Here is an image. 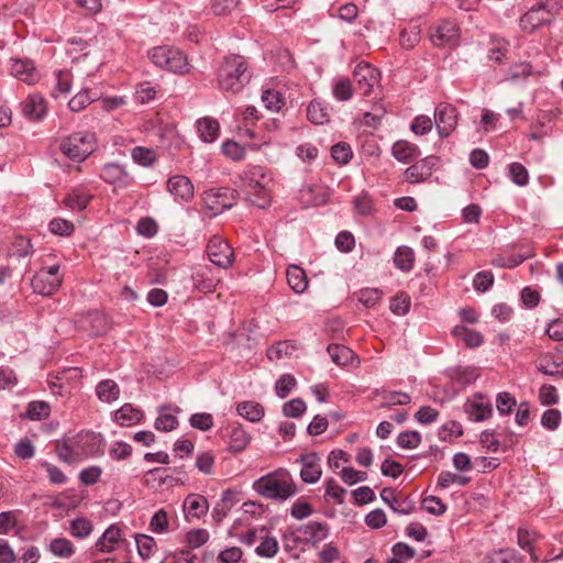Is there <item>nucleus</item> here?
Here are the masks:
<instances>
[{
  "mask_svg": "<svg viewBox=\"0 0 563 563\" xmlns=\"http://www.w3.org/2000/svg\"><path fill=\"white\" fill-rule=\"evenodd\" d=\"M437 163L438 157L435 156H428L417 162L405 170V179L412 184L428 179L432 175L433 167Z\"/></svg>",
  "mask_w": 563,
  "mask_h": 563,
  "instance_id": "13",
  "label": "nucleus"
},
{
  "mask_svg": "<svg viewBox=\"0 0 563 563\" xmlns=\"http://www.w3.org/2000/svg\"><path fill=\"white\" fill-rule=\"evenodd\" d=\"M331 154L336 163L346 164L352 158L353 152L349 144L338 143L332 146Z\"/></svg>",
  "mask_w": 563,
  "mask_h": 563,
  "instance_id": "47",
  "label": "nucleus"
},
{
  "mask_svg": "<svg viewBox=\"0 0 563 563\" xmlns=\"http://www.w3.org/2000/svg\"><path fill=\"white\" fill-rule=\"evenodd\" d=\"M233 192L227 188H220L205 192L203 202L205 206L218 214L233 206Z\"/></svg>",
  "mask_w": 563,
  "mask_h": 563,
  "instance_id": "11",
  "label": "nucleus"
},
{
  "mask_svg": "<svg viewBox=\"0 0 563 563\" xmlns=\"http://www.w3.org/2000/svg\"><path fill=\"white\" fill-rule=\"evenodd\" d=\"M509 174L511 180L518 186H525L528 184L529 175L527 168L520 163H512L509 166Z\"/></svg>",
  "mask_w": 563,
  "mask_h": 563,
  "instance_id": "50",
  "label": "nucleus"
},
{
  "mask_svg": "<svg viewBox=\"0 0 563 563\" xmlns=\"http://www.w3.org/2000/svg\"><path fill=\"white\" fill-rule=\"evenodd\" d=\"M432 128L433 121L427 115H418L411 124V131L417 135L427 134L432 130Z\"/></svg>",
  "mask_w": 563,
  "mask_h": 563,
  "instance_id": "54",
  "label": "nucleus"
},
{
  "mask_svg": "<svg viewBox=\"0 0 563 563\" xmlns=\"http://www.w3.org/2000/svg\"><path fill=\"white\" fill-rule=\"evenodd\" d=\"M252 488L267 499L286 500L296 494V484L289 473L278 470L256 479Z\"/></svg>",
  "mask_w": 563,
  "mask_h": 563,
  "instance_id": "1",
  "label": "nucleus"
},
{
  "mask_svg": "<svg viewBox=\"0 0 563 563\" xmlns=\"http://www.w3.org/2000/svg\"><path fill=\"white\" fill-rule=\"evenodd\" d=\"M33 253L31 241L23 236H18L12 243L11 254L18 257H26Z\"/></svg>",
  "mask_w": 563,
  "mask_h": 563,
  "instance_id": "44",
  "label": "nucleus"
},
{
  "mask_svg": "<svg viewBox=\"0 0 563 563\" xmlns=\"http://www.w3.org/2000/svg\"><path fill=\"white\" fill-rule=\"evenodd\" d=\"M132 157L136 163L148 166L155 161V153L150 148L139 146L133 148Z\"/></svg>",
  "mask_w": 563,
  "mask_h": 563,
  "instance_id": "55",
  "label": "nucleus"
},
{
  "mask_svg": "<svg viewBox=\"0 0 563 563\" xmlns=\"http://www.w3.org/2000/svg\"><path fill=\"white\" fill-rule=\"evenodd\" d=\"M152 63L174 74L185 75L190 71L187 56L178 48L163 45L151 48L147 52Z\"/></svg>",
  "mask_w": 563,
  "mask_h": 563,
  "instance_id": "4",
  "label": "nucleus"
},
{
  "mask_svg": "<svg viewBox=\"0 0 563 563\" xmlns=\"http://www.w3.org/2000/svg\"><path fill=\"white\" fill-rule=\"evenodd\" d=\"M303 533L312 542H320L328 536L327 525L320 522H309L303 527Z\"/></svg>",
  "mask_w": 563,
  "mask_h": 563,
  "instance_id": "40",
  "label": "nucleus"
},
{
  "mask_svg": "<svg viewBox=\"0 0 563 563\" xmlns=\"http://www.w3.org/2000/svg\"><path fill=\"white\" fill-rule=\"evenodd\" d=\"M122 541V529L118 525L110 526L97 540L95 547L100 553L114 551Z\"/></svg>",
  "mask_w": 563,
  "mask_h": 563,
  "instance_id": "16",
  "label": "nucleus"
},
{
  "mask_svg": "<svg viewBox=\"0 0 563 563\" xmlns=\"http://www.w3.org/2000/svg\"><path fill=\"white\" fill-rule=\"evenodd\" d=\"M526 260L527 255L523 257H518L517 254L510 256L498 255L492 261V264L496 267L514 268Z\"/></svg>",
  "mask_w": 563,
  "mask_h": 563,
  "instance_id": "57",
  "label": "nucleus"
},
{
  "mask_svg": "<svg viewBox=\"0 0 563 563\" xmlns=\"http://www.w3.org/2000/svg\"><path fill=\"white\" fill-rule=\"evenodd\" d=\"M262 102L265 108L272 111H279L284 106V99L279 91L267 89L262 93Z\"/></svg>",
  "mask_w": 563,
  "mask_h": 563,
  "instance_id": "41",
  "label": "nucleus"
},
{
  "mask_svg": "<svg viewBox=\"0 0 563 563\" xmlns=\"http://www.w3.org/2000/svg\"><path fill=\"white\" fill-rule=\"evenodd\" d=\"M421 442V435L418 431H406L398 435L397 443L404 449H416Z\"/></svg>",
  "mask_w": 563,
  "mask_h": 563,
  "instance_id": "51",
  "label": "nucleus"
},
{
  "mask_svg": "<svg viewBox=\"0 0 563 563\" xmlns=\"http://www.w3.org/2000/svg\"><path fill=\"white\" fill-rule=\"evenodd\" d=\"M452 334L463 341L468 347H477L483 343V336L479 332L470 329L466 324H460L453 328Z\"/></svg>",
  "mask_w": 563,
  "mask_h": 563,
  "instance_id": "23",
  "label": "nucleus"
},
{
  "mask_svg": "<svg viewBox=\"0 0 563 563\" xmlns=\"http://www.w3.org/2000/svg\"><path fill=\"white\" fill-rule=\"evenodd\" d=\"M46 101L40 95H31L23 103V114L30 120H40L46 114Z\"/></svg>",
  "mask_w": 563,
  "mask_h": 563,
  "instance_id": "20",
  "label": "nucleus"
},
{
  "mask_svg": "<svg viewBox=\"0 0 563 563\" xmlns=\"http://www.w3.org/2000/svg\"><path fill=\"white\" fill-rule=\"evenodd\" d=\"M251 441L250 434L241 427H232L229 434V449L233 453H240L246 449Z\"/></svg>",
  "mask_w": 563,
  "mask_h": 563,
  "instance_id": "25",
  "label": "nucleus"
},
{
  "mask_svg": "<svg viewBox=\"0 0 563 563\" xmlns=\"http://www.w3.org/2000/svg\"><path fill=\"white\" fill-rule=\"evenodd\" d=\"M167 191L177 201L188 202L194 197V185L191 180L184 175L172 176L166 184Z\"/></svg>",
  "mask_w": 563,
  "mask_h": 563,
  "instance_id": "12",
  "label": "nucleus"
},
{
  "mask_svg": "<svg viewBox=\"0 0 563 563\" xmlns=\"http://www.w3.org/2000/svg\"><path fill=\"white\" fill-rule=\"evenodd\" d=\"M97 396L102 402H112L120 396V388L112 379L100 382L96 388Z\"/></svg>",
  "mask_w": 563,
  "mask_h": 563,
  "instance_id": "27",
  "label": "nucleus"
},
{
  "mask_svg": "<svg viewBox=\"0 0 563 563\" xmlns=\"http://www.w3.org/2000/svg\"><path fill=\"white\" fill-rule=\"evenodd\" d=\"M250 75L241 56L227 57L218 71V81L221 89L232 93L239 92L249 81Z\"/></svg>",
  "mask_w": 563,
  "mask_h": 563,
  "instance_id": "2",
  "label": "nucleus"
},
{
  "mask_svg": "<svg viewBox=\"0 0 563 563\" xmlns=\"http://www.w3.org/2000/svg\"><path fill=\"white\" fill-rule=\"evenodd\" d=\"M422 508L426 511H428L429 514L437 515V516L444 514V511L446 509V507L442 503V500L434 496H428V497L423 498Z\"/></svg>",
  "mask_w": 563,
  "mask_h": 563,
  "instance_id": "56",
  "label": "nucleus"
},
{
  "mask_svg": "<svg viewBox=\"0 0 563 563\" xmlns=\"http://www.w3.org/2000/svg\"><path fill=\"white\" fill-rule=\"evenodd\" d=\"M382 297V292L376 288H366L362 289L358 294V301L364 307H373L375 306Z\"/></svg>",
  "mask_w": 563,
  "mask_h": 563,
  "instance_id": "53",
  "label": "nucleus"
},
{
  "mask_svg": "<svg viewBox=\"0 0 563 563\" xmlns=\"http://www.w3.org/2000/svg\"><path fill=\"white\" fill-rule=\"evenodd\" d=\"M10 71L16 79L33 85L40 79V74L33 62L29 59H12Z\"/></svg>",
  "mask_w": 563,
  "mask_h": 563,
  "instance_id": "15",
  "label": "nucleus"
},
{
  "mask_svg": "<svg viewBox=\"0 0 563 563\" xmlns=\"http://www.w3.org/2000/svg\"><path fill=\"white\" fill-rule=\"evenodd\" d=\"M306 410V404L300 398L291 399L290 401H287L283 407V412L287 417H299L301 413H303Z\"/></svg>",
  "mask_w": 563,
  "mask_h": 563,
  "instance_id": "59",
  "label": "nucleus"
},
{
  "mask_svg": "<svg viewBox=\"0 0 563 563\" xmlns=\"http://www.w3.org/2000/svg\"><path fill=\"white\" fill-rule=\"evenodd\" d=\"M60 284L59 265H53L47 269L38 271L31 282L34 292L43 296H49L55 292Z\"/></svg>",
  "mask_w": 563,
  "mask_h": 563,
  "instance_id": "7",
  "label": "nucleus"
},
{
  "mask_svg": "<svg viewBox=\"0 0 563 563\" xmlns=\"http://www.w3.org/2000/svg\"><path fill=\"white\" fill-rule=\"evenodd\" d=\"M222 152L233 161H240L244 157V148L234 141H227L222 144Z\"/></svg>",
  "mask_w": 563,
  "mask_h": 563,
  "instance_id": "60",
  "label": "nucleus"
},
{
  "mask_svg": "<svg viewBox=\"0 0 563 563\" xmlns=\"http://www.w3.org/2000/svg\"><path fill=\"white\" fill-rule=\"evenodd\" d=\"M57 453L59 459L66 463H75L87 454L85 451H80L76 448L75 440H68L63 444H58Z\"/></svg>",
  "mask_w": 563,
  "mask_h": 563,
  "instance_id": "28",
  "label": "nucleus"
},
{
  "mask_svg": "<svg viewBox=\"0 0 563 563\" xmlns=\"http://www.w3.org/2000/svg\"><path fill=\"white\" fill-rule=\"evenodd\" d=\"M537 368L545 375H560L563 374V362H558L552 356L545 355L538 360Z\"/></svg>",
  "mask_w": 563,
  "mask_h": 563,
  "instance_id": "35",
  "label": "nucleus"
},
{
  "mask_svg": "<svg viewBox=\"0 0 563 563\" xmlns=\"http://www.w3.org/2000/svg\"><path fill=\"white\" fill-rule=\"evenodd\" d=\"M295 385L296 379L291 375L285 374L276 383V394L278 395V397L285 398L295 387Z\"/></svg>",
  "mask_w": 563,
  "mask_h": 563,
  "instance_id": "58",
  "label": "nucleus"
},
{
  "mask_svg": "<svg viewBox=\"0 0 563 563\" xmlns=\"http://www.w3.org/2000/svg\"><path fill=\"white\" fill-rule=\"evenodd\" d=\"M278 551V542L274 537H265L256 548V553L261 556L272 558Z\"/></svg>",
  "mask_w": 563,
  "mask_h": 563,
  "instance_id": "52",
  "label": "nucleus"
},
{
  "mask_svg": "<svg viewBox=\"0 0 563 563\" xmlns=\"http://www.w3.org/2000/svg\"><path fill=\"white\" fill-rule=\"evenodd\" d=\"M353 78L363 96H369L380 87V73L368 63L357 64L353 71Z\"/></svg>",
  "mask_w": 563,
  "mask_h": 563,
  "instance_id": "6",
  "label": "nucleus"
},
{
  "mask_svg": "<svg viewBox=\"0 0 563 563\" xmlns=\"http://www.w3.org/2000/svg\"><path fill=\"white\" fill-rule=\"evenodd\" d=\"M296 350L297 346L294 341H280L267 350V357L272 362H278L285 357H289Z\"/></svg>",
  "mask_w": 563,
  "mask_h": 563,
  "instance_id": "29",
  "label": "nucleus"
},
{
  "mask_svg": "<svg viewBox=\"0 0 563 563\" xmlns=\"http://www.w3.org/2000/svg\"><path fill=\"white\" fill-rule=\"evenodd\" d=\"M184 507L190 516L201 518L208 512L209 504L202 495L190 494L186 497Z\"/></svg>",
  "mask_w": 563,
  "mask_h": 563,
  "instance_id": "21",
  "label": "nucleus"
},
{
  "mask_svg": "<svg viewBox=\"0 0 563 563\" xmlns=\"http://www.w3.org/2000/svg\"><path fill=\"white\" fill-rule=\"evenodd\" d=\"M561 0H539L519 20L520 29L533 33L538 27L550 23L562 10Z\"/></svg>",
  "mask_w": 563,
  "mask_h": 563,
  "instance_id": "3",
  "label": "nucleus"
},
{
  "mask_svg": "<svg viewBox=\"0 0 563 563\" xmlns=\"http://www.w3.org/2000/svg\"><path fill=\"white\" fill-rule=\"evenodd\" d=\"M91 102V98L89 97L86 90L79 91L68 102V107L74 112H79L85 109Z\"/></svg>",
  "mask_w": 563,
  "mask_h": 563,
  "instance_id": "63",
  "label": "nucleus"
},
{
  "mask_svg": "<svg viewBox=\"0 0 563 563\" xmlns=\"http://www.w3.org/2000/svg\"><path fill=\"white\" fill-rule=\"evenodd\" d=\"M124 173L117 164H107L102 168L101 178L107 183H119L123 179Z\"/></svg>",
  "mask_w": 563,
  "mask_h": 563,
  "instance_id": "49",
  "label": "nucleus"
},
{
  "mask_svg": "<svg viewBox=\"0 0 563 563\" xmlns=\"http://www.w3.org/2000/svg\"><path fill=\"white\" fill-rule=\"evenodd\" d=\"M207 253L209 260L221 268H228L233 263V249L219 236L210 239L207 246Z\"/></svg>",
  "mask_w": 563,
  "mask_h": 563,
  "instance_id": "8",
  "label": "nucleus"
},
{
  "mask_svg": "<svg viewBox=\"0 0 563 563\" xmlns=\"http://www.w3.org/2000/svg\"><path fill=\"white\" fill-rule=\"evenodd\" d=\"M244 184L246 189L264 192V187L271 183V177L260 166H253L244 174Z\"/></svg>",
  "mask_w": 563,
  "mask_h": 563,
  "instance_id": "19",
  "label": "nucleus"
},
{
  "mask_svg": "<svg viewBox=\"0 0 563 563\" xmlns=\"http://www.w3.org/2000/svg\"><path fill=\"white\" fill-rule=\"evenodd\" d=\"M287 282L291 289L298 294L303 292L308 287L306 273L297 265H290L287 268Z\"/></svg>",
  "mask_w": 563,
  "mask_h": 563,
  "instance_id": "24",
  "label": "nucleus"
},
{
  "mask_svg": "<svg viewBox=\"0 0 563 563\" xmlns=\"http://www.w3.org/2000/svg\"><path fill=\"white\" fill-rule=\"evenodd\" d=\"M243 556V551L239 547H231L221 551L218 561L221 563H238Z\"/></svg>",
  "mask_w": 563,
  "mask_h": 563,
  "instance_id": "62",
  "label": "nucleus"
},
{
  "mask_svg": "<svg viewBox=\"0 0 563 563\" xmlns=\"http://www.w3.org/2000/svg\"><path fill=\"white\" fill-rule=\"evenodd\" d=\"M240 416L251 422L260 421L264 416V408L261 404L254 401H244L236 408Z\"/></svg>",
  "mask_w": 563,
  "mask_h": 563,
  "instance_id": "31",
  "label": "nucleus"
},
{
  "mask_svg": "<svg viewBox=\"0 0 563 563\" xmlns=\"http://www.w3.org/2000/svg\"><path fill=\"white\" fill-rule=\"evenodd\" d=\"M333 97L339 101H347L353 96V87L347 78H339L332 88Z\"/></svg>",
  "mask_w": 563,
  "mask_h": 563,
  "instance_id": "37",
  "label": "nucleus"
},
{
  "mask_svg": "<svg viewBox=\"0 0 563 563\" xmlns=\"http://www.w3.org/2000/svg\"><path fill=\"white\" fill-rule=\"evenodd\" d=\"M51 407L45 401H33L27 407L26 416L32 420L45 419L49 416Z\"/></svg>",
  "mask_w": 563,
  "mask_h": 563,
  "instance_id": "42",
  "label": "nucleus"
},
{
  "mask_svg": "<svg viewBox=\"0 0 563 563\" xmlns=\"http://www.w3.org/2000/svg\"><path fill=\"white\" fill-rule=\"evenodd\" d=\"M209 540V532L206 529H192L186 534V542L189 548L198 549Z\"/></svg>",
  "mask_w": 563,
  "mask_h": 563,
  "instance_id": "43",
  "label": "nucleus"
},
{
  "mask_svg": "<svg viewBox=\"0 0 563 563\" xmlns=\"http://www.w3.org/2000/svg\"><path fill=\"white\" fill-rule=\"evenodd\" d=\"M464 411L470 419L474 421H483L490 417L493 412L490 401L481 394L474 395L464 404Z\"/></svg>",
  "mask_w": 563,
  "mask_h": 563,
  "instance_id": "14",
  "label": "nucleus"
},
{
  "mask_svg": "<svg viewBox=\"0 0 563 563\" xmlns=\"http://www.w3.org/2000/svg\"><path fill=\"white\" fill-rule=\"evenodd\" d=\"M410 298L408 295L400 292L395 296L390 301V311L394 314L402 316L409 312Z\"/></svg>",
  "mask_w": 563,
  "mask_h": 563,
  "instance_id": "45",
  "label": "nucleus"
},
{
  "mask_svg": "<svg viewBox=\"0 0 563 563\" xmlns=\"http://www.w3.org/2000/svg\"><path fill=\"white\" fill-rule=\"evenodd\" d=\"M420 40V31L417 26H412L402 31L400 35L401 46L409 49L412 48Z\"/></svg>",
  "mask_w": 563,
  "mask_h": 563,
  "instance_id": "61",
  "label": "nucleus"
},
{
  "mask_svg": "<svg viewBox=\"0 0 563 563\" xmlns=\"http://www.w3.org/2000/svg\"><path fill=\"white\" fill-rule=\"evenodd\" d=\"M485 563H516V561L511 551L499 550L488 555Z\"/></svg>",
  "mask_w": 563,
  "mask_h": 563,
  "instance_id": "64",
  "label": "nucleus"
},
{
  "mask_svg": "<svg viewBox=\"0 0 563 563\" xmlns=\"http://www.w3.org/2000/svg\"><path fill=\"white\" fill-rule=\"evenodd\" d=\"M328 353L330 354L332 362L339 366L360 365V358L345 345L330 344L328 346Z\"/></svg>",
  "mask_w": 563,
  "mask_h": 563,
  "instance_id": "18",
  "label": "nucleus"
},
{
  "mask_svg": "<svg viewBox=\"0 0 563 563\" xmlns=\"http://www.w3.org/2000/svg\"><path fill=\"white\" fill-rule=\"evenodd\" d=\"M434 122L441 137L449 136L457 124V113L454 107L440 103L434 111Z\"/></svg>",
  "mask_w": 563,
  "mask_h": 563,
  "instance_id": "10",
  "label": "nucleus"
},
{
  "mask_svg": "<svg viewBox=\"0 0 563 563\" xmlns=\"http://www.w3.org/2000/svg\"><path fill=\"white\" fill-rule=\"evenodd\" d=\"M419 154L418 146L407 141H398L393 145V155L399 162L408 163L410 159L419 156Z\"/></svg>",
  "mask_w": 563,
  "mask_h": 563,
  "instance_id": "26",
  "label": "nucleus"
},
{
  "mask_svg": "<svg viewBox=\"0 0 563 563\" xmlns=\"http://www.w3.org/2000/svg\"><path fill=\"white\" fill-rule=\"evenodd\" d=\"M137 552L142 559H148L153 555L156 548V541L153 537L146 534H137L135 537Z\"/></svg>",
  "mask_w": 563,
  "mask_h": 563,
  "instance_id": "39",
  "label": "nucleus"
},
{
  "mask_svg": "<svg viewBox=\"0 0 563 563\" xmlns=\"http://www.w3.org/2000/svg\"><path fill=\"white\" fill-rule=\"evenodd\" d=\"M91 197L82 189H75L65 198L64 203L69 209L84 210L90 202Z\"/></svg>",
  "mask_w": 563,
  "mask_h": 563,
  "instance_id": "33",
  "label": "nucleus"
},
{
  "mask_svg": "<svg viewBox=\"0 0 563 563\" xmlns=\"http://www.w3.org/2000/svg\"><path fill=\"white\" fill-rule=\"evenodd\" d=\"M150 527H151L152 531L155 533L166 532L169 527L167 512L163 509L155 512L151 519Z\"/></svg>",
  "mask_w": 563,
  "mask_h": 563,
  "instance_id": "48",
  "label": "nucleus"
},
{
  "mask_svg": "<svg viewBox=\"0 0 563 563\" xmlns=\"http://www.w3.org/2000/svg\"><path fill=\"white\" fill-rule=\"evenodd\" d=\"M59 148L68 158L81 162L95 151L96 136L90 132H76L62 140Z\"/></svg>",
  "mask_w": 563,
  "mask_h": 563,
  "instance_id": "5",
  "label": "nucleus"
},
{
  "mask_svg": "<svg viewBox=\"0 0 563 563\" xmlns=\"http://www.w3.org/2000/svg\"><path fill=\"white\" fill-rule=\"evenodd\" d=\"M307 117L313 124H323L329 121V112L327 107L318 100H313L307 108Z\"/></svg>",
  "mask_w": 563,
  "mask_h": 563,
  "instance_id": "34",
  "label": "nucleus"
},
{
  "mask_svg": "<svg viewBox=\"0 0 563 563\" xmlns=\"http://www.w3.org/2000/svg\"><path fill=\"white\" fill-rule=\"evenodd\" d=\"M51 552L59 558L68 559L75 553L71 541L66 538H56L49 543Z\"/></svg>",
  "mask_w": 563,
  "mask_h": 563,
  "instance_id": "36",
  "label": "nucleus"
},
{
  "mask_svg": "<svg viewBox=\"0 0 563 563\" xmlns=\"http://www.w3.org/2000/svg\"><path fill=\"white\" fill-rule=\"evenodd\" d=\"M93 526L86 518H76L70 521V534L77 539H84L92 532Z\"/></svg>",
  "mask_w": 563,
  "mask_h": 563,
  "instance_id": "38",
  "label": "nucleus"
},
{
  "mask_svg": "<svg viewBox=\"0 0 563 563\" xmlns=\"http://www.w3.org/2000/svg\"><path fill=\"white\" fill-rule=\"evenodd\" d=\"M142 418V411L133 408L131 405H124L115 411L114 419L121 426H131L139 422Z\"/></svg>",
  "mask_w": 563,
  "mask_h": 563,
  "instance_id": "32",
  "label": "nucleus"
},
{
  "mask_svg": "<svg viewBox=\"0 0 563 563\" xmlns=\"http://www.w3.org/2000/svg\"><path fill=\"white\" fill-rule=\"evenodd\" d=\"M197 130L203 142L212 143L219 136L220 125L217 120L207 117L197 122Z\"/></svg>",
  "mask_w": 563,
  "mask_h": 563,
  "instance_id": "22",
  "label": "nucleus"
},
{
  "mask_svg": "<svg viewBox=\"0 0 563 563\" xmlns=\"http://www.w3.org/2000/svg\"><path fill=\"white\" fill-rule=\"evenodd\" d=\"M394 263L399 269L410 272L415 263L413 250L406 245L399 246L395 252Z\"/></svg>",
  "mask_w": 563,
  "mask_h": 563,
  "instance_id": "30",
  "label": "nucleus"
},
{
  "mask_svg": "<svg viewBox=\"0 0 563 563\" xmlns=\"http://www.w3.org/2000/svg\"><path fill=\"white\" fill-rule=\"evenodd\" d=\"M49 230L56 235L68 236L74 231V223L65 219L55 218L49 223Z\"/></svg>",
  "mask_w": 563,
  "mask_h": 563,
  "instance_id": "46",
  "label": "nucleus"
},
{
  "mask_svg": "<svg viewBox=\"0 0 563 563\" xmlns=\"http://www.w3.org/2000/svg\"><path fill=\"white\" fill-rule=\"evenodd\" d=\"M302 468L300 477L305 483H316L321 477L320 459L316 453H307L301 456Z\"/></svg>",
  "mask_w": 563,
  "mask_h": 563,
  "instance_id": "17",
  "label": "nucleus"
},
{
  "mask_svg": "<svg viewBox=\"0 0 563 563\" xmlns=\"http://www.w3.org/2000/svg\"><path fill=\"white\" fill-rule=\"evenodd\" d=\"M460 38V30L452 21H441L430 33L433 45L439 47L456 46Z\"/></svg>",
  "mask_w": 563,
  "mask_h": 563,
  "instance_id": "9",
  "label": "nucleus"
}]
</instances>
